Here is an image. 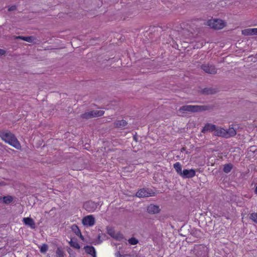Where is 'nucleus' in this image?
Here are the masks:
<instances>
[{
	"instance_id": "f257e3e1",
	"label": "nucleus",
	"mask_w": 257,
	"mask_h": 257,
	"mask_svg": "<svg viewBox=\"0 0 257 257\" xmlns=\"http://www.w3.org/2000/svg\"><path fill=\"white\" fill-rule=\"evenodd\" d=\"M214 106L211 105H186L181 106L179 111L183 113H186L188 112H198L206 110H211L213 109Z\"/></svg>"
},
{
	"instance_id": "f03ea898",
	"label": "nucleus",
	"mask_w": 257,
	"mask_h": 257,
	"mask_svg": "<svg viewBox=\"0 0 257 257\" xmlns=\"http://www.w3.org/2000/svg\"><path fill=\"white\" fill-rule=\"evenodd\" d=\"M0 137L5 142L17 149H19L21 147L20 144L17 139L10 132H0Z\"/></svg>"
},
{
	"instance_id": "7ed1b4c3",
	"label": "nucleus",
	"mask_w": 257,
	"mask_h": 257,
	"mask_svg": "<svg viewBox=\"0 0 257 257\" xmlns=\"http://www.w3.org/2000/svg\"><path fill=\"white\" fill-rule=\"evenodd\" d=\"M236 131L233 127H229L228 130H225L222 127H217L214 133L216 136L228 138L236 135Z\"/></svg>"
},
{
	"instance_id": "20e7f679",
	"label": "nucleus",
	"mask_w": 257,
	"mask_h": 257,
	"mask_svg": "<svg viewBox=\"0 0 257 257\" xmlns=\"http://www.w3.org/2000/svg\"><path fill=\"white\" fill-rule=\"evenodd\" d=\"M104 113V111L103 110H91L81 114L80 115V117L82 119H88L93 117L101 116Z\"/></svg>"
},
{
	"instance_id": "39448f33",
	"label": "nucleus",
	"mask_w": 257,
	"mask_h": 257,
	"mask_svg": "<svg viewBox=\"0 0 257 257\" xmlns=\"http://www.w3.org/2000/svg\"><path fill=\"white\" fill-rule=\"evenodd\" d=\"M207 25L215 30L221 29L225 26L224 22L220 19L209 20L207 21Z\"/></svg>"
},
{
	"instance_id": "423d86ee",
	"label": "nucleus",
	"mask_w": 257,
	"mask_h": 257,
	"mask_svg": "<svg viewBox=\"0 0 257 257\" xmlns=\"http://www.w3.org/2000/svg\"><path fill=\"white\" fill-rule=\"evenodd\" d=\"M154 196H155V193L152 190L147 188L141 189L136 193V196L139 198H144Z\"/></svg>"
},
{
	"instance_id": "0eeeda50",
	"label": "nucleus",
	"mask_w": 257,
	"mask_h": 257,
	"mask_svg": "<svg viewBox=\"0 0 257 257\" xmlns=\"http://www.w3.org/2000/svg\"><path fill=\"white\" fill-rule=\"evenodd\" d=\"M13 37H14V39L15 40H18V39L22 40L27 41L29 43H32L33 44H37V42L39 41L38 40H37V39L36 38V37L33 36H26V37L23 36H13Z\"/></svg>"
},
{
	"instance_id": "6e6552de",
	"label": "nucleus",
	"mask_w": 257,
	"mask_h": 257,
	"mask_svg": "<svg viewBox=\"0 0 257 257\" xmlns=\"http://www.w3.org/2000/svg\"><path fill=\"white\" fill-rule=\"evenodd\" d=\"M99 204L91 201L85 202L83 205L84 208L88 212H93L96 210Z\"/></svg>"
},
{
	"instance_id": "1a4fd4ad",
	"label": "nucleus",
	"mask_w": 257,
	"mask_h": 257,
	"mask_svg": "<svg viewBox=\"0 0 257 257\" xmlns=\"http://www.w3.org/2000/svg\"><path fill=\"white\" fill-rule=\"evenodd\" d=\"M201 69L207 73L215 74L217 73V69L212 65L203 64L201 65Z\"/></svg>"
},
{
	"instance_id": "9d476101",
	"label": "nucleus",
	"mask_w": 257,
	"mask_h": 257,
	"mask_svg": "<svg viewBox=\"0 0 257 257\" xmlns=\"http://www.w3.org/2000/svg\"><path fill=\"white\" fill-rule=\"evenodd\" d=\"M196 175V171L195 169H184L181 176L184 179L191 178Z\"/></svg>"
},
{
	"instance_id": "9b49d317",
	"label": "nucleus",
	"mask_w": 257,
	"mask_h": 257,
	"mask_svg": "<svg viewBox=\"0 0 257 257\" xmlns=\"http://www.w3.org/2000/svg\"><path fill=\"white\" fill-rule=\"evenodd\" d=\"M161 211L159 206L154 204H150L147 206V211L151 214L159 213Z\"/></svg>"
},
{
	"instance_id": "f8f14e48",
	"label": "nucleus",
	"mask_w": 257,
	"mask_h": 257,
	"mask_svg": "<svg viewBox=\"0 0 257 257\" xmlns=\"http://www.w3.org/2000/svg\"><path fill=\"white\" fill-rule=\"evenodd\" d=\"M82 222L84 225L91 226L95 223V218L92 215H88L82 219Z\"/></svg>"
},
{
	"instance_id": "ddd939ff",
	"label": "nucleus",
	"mask_w": 257,
	"mask_h": 257,
	"mask_svg": "<svg viewBox=\"0 0 257 257\" xmlns=\"http://www.w3.org/2000/svg\"><path fill=\"white\" fill-rule=\"evenodd\" d=\"M23 221L25 224L30 226L32 229L36 228L35 223L34 220L31 217H25L23 218Z\"/></svg>"
},
{
	"instance_id": "4468645a",
	"label": "nucleus",
	"mask_w": 257,
	"mask_h": 257,
	"mask_svg": "<svg viewBox=\"0 0 257 257\" xmlns=\"http://www.w3.org/2000/svg\"><path fill=\"white\" fill-rule=\"evenodd\" d=\"M216 126L214 124L210 123H206L202 130V132L204 134L207 132H215Z\"/></svg>"
},
{
	"instance_id": "2eb2a0df",
	"label": "nucleus",
	"mask_w": 257,
	"mask_h": 257,
	"mask_svg": "<svg viewBox=\"0 0 257 257\" xmlns=\"http://www.w3.org/2000/svg\"><path fill=\"white\" fill-rule=\"evenodd\" d=\"M242 34L244 36L257 35V28H249L242 31Z\"/></svg>"
},
{
	"instance_id": "dca6fc26",
	"label": "nucleus",
	"mask_w": 257,
	"mask_h": 257,
	"mask_svg": "<svg viewBox=\"0 0 257 257\" xmlns=\"http://www.w3.org/2000/svg\"><path fill=\"white\" fill-rule=\"evenodd\" d=\"M84 249L87 254H90L93 257L96 256V251L93 246L86 245L84 247Z\"/></svg>"
},
{
	"instance_id": "f3484780",
	"label": "nucleus",
	"mask_w": 257,
	"mask_h": 257,
	"mask_svg": "<svg viewBox=\"0 0 257 257\" xmlns=\"http://www.w3.org/2000/svg\"><path fill=\"white\" fill-rule=\"evenodd\" d=\"M216 92V90L212 88H205L201 90V93L204 95L213 94Z\"/></svg>"
},
{
	"instance_id": "a211bd4d",
	"label": "nucleus",
	"mask_w": 257,
	"mask_h": 257,
	"mask_svg": "<svg viewBox=\"0 0 257 257\" xmlns=\"http://www.w3.org/2000/svg\"><path fill=\"white\" fill-rule=\"evenodd\" d=\"M127 124V122L126 120L124 119L120 120H116L114 122V125L115 127H122L125 126Z\"/></svg>"
},
{
	"instance_id": "6ab92c4d",
	"label": "nucleus",
	"mask_w": 257,
	"mask_h": 257,
	"mask_svg": "<svg viewBox=\"0 0 257 257\" xmlns=\"http://www.w3.org/2000/svg\"><path fill=\"white\" fill-rule=\"evenodd\" d=\"M107 233L110 235L112 238L115 239H119V235L120 234H115L114 229L111 227L107 228Z\"/></svg>"
},
{
	"instance_id": "aec40b11",
	"label": "nucleus",
	"mask_w": 257,
	"mask_h": 257,
	"mask_svg": "<svg viewBox=\"0 0 257 257\" xmlns=\"http://www.w3.org/2000/svg\"><path fill=\"white\" fill-rule=\"evenodd\" d=\"M173 167L177 174L181 176L183 172V171H182V165L179 162H177L174 164Z\"/></svg>"
},
{
	"instance_id": "412c9836",
	"label": "nucleus",
	"mask_w": 257,
	"mask_h": 257,
	"mask_svg": "<svg viewBox=\"0 0 257 257\" xmlns=\"http://www.w3.org/2000/svg\"><path fill=\"white\" fill-rule=\"evenodd\" d=\"M2 200H3V202L4 203H5L7 204H9L13 201V198L12 197V196L8 195V196H4L3 198H0L1 202L2 201Z\"/></svg>"
},
{
	"instance_id": "4be33fe9",
	"label": "nucleus",
	"mask_w": 257,
	"mask_h": 257,
	"mask_svg": "<svg viewBox=\"0 0 257 257\" xmlns=\"http://www.w3.org/2000/svg\"><path fill=\"white\" fill-rule=\"evenodd\" d=\"M233 168V165L231 163L225 164L223 169L224 172L226 173H229Z\"/></svg>"
},
{
	"instance_id": "5701e85b",
	"label": "nucleus",
	"mask_w": 257,
	"mask_h": 257,
	"mask_svg": "<svg viewBox=\"0 0 257 257\" xmlns=\"http://www.w3.org/2000/svg\"><path fill=\"white\" fill-rule=\"evenodd\" d=\"M71 229L76 235H79V234H80L81 231L77 225H72L71 226Z\"/></svg>"
},
{
	"instance_id": "b1692460",
	"label": "nucleus",
	"mask_w": 257,
	"mask_h": 257,
	"mask_svg": "<svg viewBox=\"0 0 257 257\" xmlns=\"http://www.w3.org/2000/svg\"><path fill=\"white\" fill-rule=\"evenodd\" d=\"M56 253L57 257H63L64 256V251L60 247H58Z\"/></svg>"
},
{
	"instance_id": "393cba45",
	"label": "nucleus",
	"mask_w": 257,
	"mask_h": 257,
	"mask_svg": "<svg viewBox=\"0 0 257 257\" xmlns=\"http://www.w3.org/2000/svg\"><path fill=\"white\" fill-rule=\"evenodd\" d=\"M69 244L71 246L76 249H79L80 247V245L76 241H73L72 240H71L69 242Z\"/></svg>"
},
{
	"instance_id": "a878e982",
	"label": "nucleus",
	"mask_w": 257,
	"mask_h": 257,
	"mask_svg": "<svg viewBox=\"0 0 257 257\" xmlns=\"http://www.w3.org/2000/svg\"><path fill=\"white\" fill-rule=\"evenodd\" d=\"M249 218L254 222L257 223V213H252L250 214Z\"/></svg>"
},
{
	"instance_id": "bb28decb",
	"label": "nucleus",
	"mask_w": 257,
	"mask_h": 257,
	"mask_svg": "<svg viewBox=\"0 0 257 257\" xmlns=\"http://www.w3.org/2000/svg\"><path fill=\"white\" fill-rule=\"evenodd\" d=\"M128 242L132 245H136L138 243V240L135 237H132L128 239Z\"/></svg>"
},
{
	"instance_id": "cd10ccee",
	"label": "nucleus",
	"mask_w": 257,
	"mask_h": 257,
	"mask_svg": "<svg viewBox=\"0 0 257 257\" xmlns=\"http://www.w3.org/2000/svg\"><path fill=\"white\" fill-rule=\"evenodd\" d=\"M48 245L46 244H43L40 248V251L42 253H44L48 250Z\"/></svg>"
},
{
	"instance_id": "c85d7f7f",
	"label": "nucleus",
	"mask_w": 257,
	"mask_h": 257,
	"mask_svg": "<svg viewBox=\"0 0 257 257\" xmlns=\"http://www.w3.org/2000/svg\"><path fill=\"white\" fill-rule=\"evenodd\" d=\"M16 10H17V7L15 5L12 6L8 9V11L9 12L14 11Z\"/></svg>"
},
{
	"instance_id": "c756f323",
	"label": "nucleus",
	"mask_w": 257,
	"mask_h": 257,
	"mask_svg": "<svg viewBox=\"0 0 257 257\" xmlns=\"http://www.w3.org/2000/svg\"><path fill=\"white\" fill-rule=\"evenodd\" d=\"M115 256L116 257H124L123 255H121L120 253V252L119 251H117L116 253H115Z\"/></svg>"
},
{
	"instance_id": "7c9ffc66",
	"label": "nucleus",
	"mask_w": 257,
	"mask_h": 257,
	"mask_svg": "<svg viewBox=\"0 0 257 257\" xmlns=\"http://www.w3.org/2000/svg\"><path fill=\"white\" fill-rule=\"evenodd\" d=\"M6 54V51L0 49V55H4Z\"/></svg>"
},
{
	"instance_id": "2f4dec72",
	"label": "nucleus",
	"mask_w": 257,
	"mask_h": 257,
	"mask_svg": "<svg viewBox=\"0 0 257 257\" xmlns=\"http://www.w3.org/2000/svg\"><path fill=\"white\" fill-rule=\"evenodd\" d=\"M78 236H79V237L82 239V240H84V237L81 234V233L80 232V234H79V235H78Z\"/></svg>"
},
{
	"instance_id": "473e14b6",
	"label": "nucleus",
	"mask_w": 257,
	"mask_h": 257,
	"mask_svg": "<svg viewBox=\"0 0 257 257\" xmlns=\"http://www.w3.org/2000/svg\"><path fill=\"white\" fill-rule=\"evenodd\" d=\"M133 138H134V140H135L136 142L138 141V140H137V137L136 135H134Z\"/></svg>"
},
{
	"instance_id": "72a5a7b5",
	"label": "nucleus",
	"mask_w": 257,
	"mask_h": 257,
	"mask_svg": "<svg viewBox=\"0 0 257 257\" xmlns=\"http://www.w3.org/2000/svg\"><path fill=\"white\" fill-rule=\"evenodd\" d=\"M254 193L257 195V186H256L255 190H254Z\"/></svg>"
},
{
	"instance_id": "f704fd0d",
	"label": "nucleus",
	"mask_w": 257,
	"mask_h": 257,
	"mask_svg": "<svg viewBox=\"0 0 257 257\" xmlns=\"http://www.w3.org/2000/svg\"><path fill=\"white\" fill-rule=\"evenodd\" d=\"M53 209H55V207H53L51 210L50 211V212L52 211Z\"/></svg>"
},
{
	"instance_id": "c9c22d12",
	"label": "nucleus",
	"mask_w": 257,
	"mask_h": 257,
	"mask_svg": "<svg viewBox=\"0 0 257 257\" xmlns=\"http://www.w3.org/2000/svg\"><path fill=\"white\" fill-rule=\"evenodd\" d=\"M184 150H185L184 148H183L182 149L181 151L182 152V151H184Z\"/></svg>"
},
{
	"instance_id": "e433bc0d",
	"label": "nucleus",
	"mask_w": 257,
	"mask_h": 257,
	"mask_svg": "<svg viewBox=\"0 0 257 257\" xmlns=\"http://www.w3.org/2000/svg\"><path fill=\"white\" fill-rule=\"evenodd\" d=\"M98 238L99 239H100V235H98Z\"/></svg>"
}]
</instances>
